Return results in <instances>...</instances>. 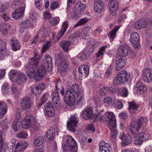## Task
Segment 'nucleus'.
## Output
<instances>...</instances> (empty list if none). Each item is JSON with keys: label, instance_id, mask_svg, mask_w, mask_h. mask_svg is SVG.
I'll list each match as a JSON object with an SVG mask.
<instances>
[{"label": "nucleus", "instance_id": "obj_3", "mask_svg": "<svg viewBox=\"0 0 152 152\" xmlns=\"http://www.w3.org/2000/svg\"><path fill=\"white\" fill-rule=\"evenodd\" d=\"M9 76L11 80L15 81L18 85H21L26 82L27 77L23 72L15 70L11 71L9 74Z\"/></svg>", "mask_w": 152, "mask_h": 152}, {"label": "nucleus", "instance_id": "obj_13", "mask_svg": "<svg viewBox=\"0 0 152 152\" xmlns=\"http://www.w3.org/2000/svg\"><path fill=\"white\" fill-rule=\"evenodd\" d=\"M141 128L137 121L132 120L130 122V131L133 136L137 135Z\"/></svg>", "mask_w": 152, "mask_h": 152}, {"label": "nucleus", "instance_id": "obj_21", "mask_svg": "<svg viewBox=\"0 0 152 152\" xmlns=\"http://www.w3.org/2000/svg\"><path fill=\"white\" fill-rule=\"evenodd\" d=\"M136 87L137 89V94H141L143 96L146 94L147 91L146 88L141 82L137 83L136 85Z\"/></svg>", "mask_w": 152, "mask_h": 152}, {"label": "nucleus", "instance_id": "obj_4", "mask_svg": "<svg viewBox=\"0 0 152 152\" xmlns=\"http://www.w3.org/2000/svg\"><path fill=\"white\" fill-rule=\"evenodd\" d=\"M129 76V73L126 70L121 71L116 75L113 83L115 85L124 83L128 81Z\"/></svg>", "mask_w": 152, "mask_h": 152}, {"label": "nucleus", "instance_id": "obj_47", "mask_svg": "<svg viewBox=\"0 0 152 152\" xmlns=\"http://www.w3.org/2000/svg\"><path fill=\"white\" fill-rule=\"evenodd\" d=\"M7 105L5 104L4 106L0 109V119L1 118L4 116L7 112Z\"/></svg>", "mask_w": 152, "mask_h": 152}, {"label": "nucleus", "instance_id": "obj_12", "mask_svg": "<svg viewBox=\"0 0 152 152\" xmlns=\"http://www.w3.org/2000/svg\"><path fill=\"white\" fill-rule=\"evenodd\" d=\"M76 116H72L70 119L68 121L67 127L69 131L72 132L75 131V127L78 122Z\"/></svg>", "mask_w": 152, "mask_h": 152}, {"label": "nucleus", "instance_id": "obj_39", "mask_svg": "<svg viewBox=\"0 0 152 152\" xmlns=\"http://www.w3.org/2000/svg\"><path fill=\"white\" fill-rule=\"evenodd\" d=\"M105 145L100 147L99 150L101 152H112V148L108 143L105 144Z\"/></svg>", "mask_w": 152, "mask_h": 152}, {"label": "nucleus", "instance_id": "obj_49", "mask_svg": "<svg viewBox=\"0 0 152 152\" xmlns=\"http://www.w3.org/2000/svg\"><path fill=\"white\" fill-rule=\"evenodd\" d=\"M77 58L81 61H84L87 58L86 53L81 52L79 53L77 56Z\"/></svg>", "mask_w": 152, "mask_h": 152}, {"label": "nucleus", "instance_id": "obj_29", "mask_svg": "<svg viewBox=\"0 0 152 152\" xmlns=\"http://www.w3.org/2000/svg\"><path fill=\"white\" fill-rule=\"evenodd\" d=\"M34 144L36 146H39L42 145L44 142V137L40 134H37L34 137Z\"/></svg>", "mask_w": 152, "mask_h": 152}, {"label": "nucleus", "instance_id": "obj_32", "mask_svg": "<svg viewBox=\"0 0 152 152\" xmlns=\"http://www.w3.org/2000/svg\"><path fill=\"white\" fill-rule=\"evenodd\" d=\"M143 78L144 81L147 82H152V69H148L144 74Z\"/></svg>", "mask_w": 152, "mask_h": 152}, {"label": "nucleus", "instance_id": "obj_56", "mask_svg": "<svg viewBox=\"0 0 152 152\" xmlns=\"http://www.w3.org/2000/svg\"><path fill=\"white\" fill-rule=\"evenodd\" d=\"M55 86L56 90L58 91L61 87V80L60 78H59L56 80Z\"/></svg>", "mask_w": 152, "mask_h": 152}, {"label": "nucleus", "instance_id": "obj_9", "mask_svg": "<svg viewBox=\"0 0 152 152\" xmlns=\"http://www.w3.org/2000/svg\"><path fill=\"white\" fill-rule=\"evenodd\" d=\"M2 92L10 94L13 95L17 91V87L15 85H12L11 87L7 83H4L1 87Z\"/></svg>", "mask_w": 152, "mask_h": 152}, {"label": "nucleus", "instance_id": "obj_7", "mask_svg": "<svg viewBox=\"0 0 152 152\" xmlns=\"http://www.w3.org/2000/svg\"><path fill=\"white\" fill-rule=\"evenodd\" d=\"M86 5L80 1H77L75 5V12L73 15L74 18H78L84 14Z\"/></svg>", "mask_w": 152, "mask_h": 152}, {"label": "nucleus", "instance_id": "obj_41", "mask_svg": "<svg viewBox=\"0 0 152 152\" xmlns=\"http://www.w3.org/2000/svg\"><path fill=\"white\" fill-rule=\"evenodd\" d=\"M134 137V144L137 145H141L144 142L141 138L138 133H137V135L133 136Z\"/></svg>", "mask_w": 152, "mask_h": 152}, {"label": "nucleus", "instance_id": "obj_60", "mask_svg": "<svg viewBox=\"0 0 152 152\" xmlns=\"http://www.w3.org/2000/svg\"><path fill=\"white\" fill-rule=\"evenodd\" d=\"M44 77L41 76L39 75L38 73L35 74L32 77H33L34 80L36 81L37 82L40 80Z\"/></svg>", "mask_w": 152, "mask_h": 152}, {"label": "nucleus", "instance_id": "obj_23", "mask_svg": "<svg viewBox=\"0 0 152 152\" xmlns=\"http://www.w3.org/2000/svg\"><path fill=\"white\" fill-rule=\"evenodd\" d=\"M80 115L86 119H89L94 115L93 110L92 108H89L85 110L82 111Z\"/></svg>", "mask_w": 152, "mask_h": 152}, {"label": "nucleus", "instance_id": "obj_44", "mask_svg": "<svg viewBox=\"0 0 152 152\" xmlns=\"http://www.w3.org/2000/svg\"><path fill=\"white\" fill-rule=\"evenodd\" d=\"M9 26L6 24H4L0 25V31L4 35L8 34V28Z\"/></svg>", "mask_w": 152, "mask_h": 152}, {"label": "nucleus", "instance_id": "obj_14", "mask_svg": "<svg viewBox=\"0 0 152 152\" xmlns=\"http://www.w3.org/2000/svg\"><path fill=\"white\" fill-rule=\"evenodd\" d=\"M109 7L110 11V15L115 16L118 9V3L117 0H110L109 1Z\"/></svg>", "mask_w": 152, "mask_h": 152}, {"label": "nucleus", "instance_id": "obj_38", "mask_svg": "<svg viewBox=\"0 0 152 152\" xmlns=\"http://www.w3.org/2000/svg\"><path fill=\"white\" fill-rule=\"evenodd\" d=\"M120 27L118 26H115L114 28L108 34V36L110 40H113L116 37L117 31L119 28Z\"/></svg>", "mask_w": 152, "mask_h": 152}, {"label": "nucleus", "instance_id": "obj_24", "mask_svg": "<svg viewBox=\"0 0 152 152\" xmlns=\"http://www.w3.org/2000/svg\"><path fill=\"white\" fill-rule=\"evenodd\" d=\"M78 71L80 73L87 77L89 73V66L86 65H81L79 67Z\"/></svg>", "mask_w": 152, "mask_h": 152}, {"label": "nucleus", "instance_id": "obj_22", "mask_svg": "<svg viewBox=\"0 0 152 152\" xmlns=\"http://www.w3.org/2000/svg\"><path fill=\"white\" fill-rule=\"evenodd\" d=\"M28 145L26 142H17L15 148L16 151L22 152L25 150Z\"/></svg>", "mask_w": 152, "mask_h": 152}, {"label": "nucleus", "instance_id": "obj_57", "mask_svg": "<svg viewBox=\"0 0 152 152\" xmlns=\"http://www.w3.org/2000/svg\"><path fill=\"white\" fill-rule=\"evenodd\" d=\"M86 129L88 131H91L92 132H94L95 130L94 126L92 124H88L86 126Z\"/></svg>", "mask_w": 152, "mask_h": 152}, {"label": "nucleus", "instance_id": "obj_59", "mask_svg": "<svg viewBox=\"0 0 152 152\" xmlns=\"http://www.w3.org/2000/svg\"><path fill=\"white\" fill-rule=\"evenodd\" d=\"M68 27L67 22L65 21L63 23L62 26V28L60 30L61 31H62V32H63L65 33Z\"/></svg>", "mask_w": 152, "mask_h": 152}, {"label": "nucleus", "instance_id": "obj_5", "mask_svg": "<svg viewBox=\"0 0 152 152\" xmlns=\"http://www.w3.org/2000/svg\"><path fill=\"white\" fill-rule=\"evenodd\" d=\"M65 150L68 152H77V146L76 141L71 136L66 137Z\"/></svg>", "mask_w": 152, "mask_h": 152}, {"label": "nucleus", "instance_id": "obj_42", "mask_svg": "<svg viewBox=\"0 0 152 152\" xmlns=\"http://www.w3.org/2000/svg\"><path fill=\"white\" fill-rule=\"evenodd\" d=\"M137 122L141 127L142 126L145 125L148 123V118L146 117L141 116L138 118Z\"/></svg>", "mask_w": 152, "mask_h": 152}, {"label": "nucleus", "instance_id": "obj_51", "mask_svg": "<svg viewBox=\"0 0 152 152\" xmlns=\"http://www.w3.org/2000/svg\"><path fill=\"white\" fill-rule=\"evenodd\" d=\"M112 68L111 67H109L107 69L105 75L104 77L106 78H109L110 77L112 73Z\"/></svg>", "mask_w": 152, "mask_h": 152}, {"label": "nucleus", "instance_id": "obj_10", "mask_svg": "<svg viewBox=\"0 0 152 152\" xmlns=\"http://www.w3.org/2000/svg\"><path fill=\"white\" fill-rule=\"evenodd\" d=\"M126 64L125 57L117 55L115 61V69L118 71L120 70L124 67Z\"/></svg>", "mask_w": 152, "mask_h": 152}, {"label": "nucleus", "instance_id": "obj_37", "mask_svg": "<svg viewBox=\"0 0 152 152\" xmlns=\"http://www.w3.org/2000/svg\"><path fill=\"white\" fill-rule=\"evenodd\" d=\"M149 131V130H146L145 132H142L138 133L140 136V137L144 141H145L148 140H149L150 138Z\"/></svg>", "mask_w": 152, "mask_h": 152}, {"label": "nucleus", "instance_id": "obj_61", "mask_svg": "<svg viewBox=\"0 0 152 152\" xmlns=\"http://www.w3.org/2000/svg\"><path fill=\"white\" fill-rule=\"evenodd\" d=\"M53 102L54 105H57L60 103V99L59 97L55 98L53 96L51 97Z\"/></svg>", "mask_w": 152, "mask_h": 152}, {"label": "nucleus", "instance_id": "obj_25", "mask_svg": "<svg viewBox=\"0 0 152 152\" xmlns=\"http://www.w3.org/2000/svg\"><path fill=\"white\" fill-rule=\"evenodd\" d=\"M147 21L144 19H140L135 22L134 25V27L137 29H140L146 26Z\"/></svg>", "mask_w": 152, "mask_h": 152}, {"label": "nucleus", "instance_id": "obj_36", "mask_svg": "<svg viewBox=\"0 0 152 152\" xmlns=\"http://www.w3.org/2000/svg\"><path fill=\"white\" fill-rule=\"evenodd\" d=\"M45 61L48 69L51 71L52 70V59L50 57L49 54H46L45 55Z\"/></svg>", "mask_w": 152, "mask_h": 152}, {"label": "nucleus", "instance_id": "obj_54", "mask_svg": "<svg viewBox=\"0 0 152 152\" xmlns=\"http://www.w3.org/2000/svg\"><path fill=\"white\" fill-rule=\"evenodd\" d=\"M17 136L20 138H26L27 136V134L25 132H20L17 134Z\"/></svg>", "mask_w": 152, "mask_h": 152}, {"label": "nucleus", "instance_id": "obj_34", "mask_svg": "<svg viewBox=\"0 0 152 152\" xmlns=\"http://www.w3.org/2000/svg\"><path fill=\"white\" fill-rule=\"evenodd\" d=\"M71 42L68 40H63L60 42L59 45L63 50L65 52H67L69 49V48Z\"/></svg>", "mask_w": 152, "mask_h": 152}, {"label": "nucleus", "instance_id": "obj_48", "mask_svg": "<svg viewBox=\"0 0 152 152\" xmlns=\"http://www.w3.org/2000/svg\"><path fill=\"white\" fill-rule=\"evenodd\" d=\"M119 92L121 95L122 96L126 97L128 95V91L125 87L121 88L119 90Z\"/></svg>", "mask_w": 152, "mask_h": 152}, {"label": "nucleus", "instance_id": "obj_55", "mask_svg": "<svg viewBox=\"0 0 152 152\" xmlns=\"http://www.w3.org/2000/svg\"><path fill=\"white\" fill-rule=\"evenodd\" d=\"M59 21L58 17H55L53 18L52 19L50 20V21L52 24L51 25H54L56 24Z\"/></svg>", "mask_w": 152, "mask_h": 152}, {"label": "nucleus", "instance_id": "obj_16", "mask_svg": "<svg viewBox=\"0 0 152 152\" xmlns=\"http://www.w3.org/2000/svg\"><path fill=\"white\" fill-rule=\"evenodd\" d=\"M32 104V101L28 97L23 98L20 102V105L21 109L23 110H26L30 108Z\"/></svg>", "mask_w": 152, "mask_h": 152}, {"label": "nucleus", "instance_id": "obj_26", "mask_svg": "<svg viewBox=\"0 0 152 152\" xmlns=\"http://www.w3.org/2000/svg\"><path fill=\"white\" fill-rule=\"evenodd\" d=\"M25 7L16 9L12 15V17L15 19H17L21 17L23 14Z\"/></svg>", "mask_w": 152, "mask_h": 152}, {"label": "nucleus", "instance_id": "obj_33", "mask_svg": "<svg viewBox=\"0 0 152 152\" xmlns=\"http://www.w3.org/2000/svg\"><path fill=\"white\" fill-rule=\"evenodd\" d=\"M25 70L27 76L30 78L32 77L36 74L34 68L29 65H27Z\"/></svg>", "mask_w": 152, "mask_h": 152}, {"label": "nucleus", "instance_id": "obj_1", "mask_svg": "<svg viewBox=\"0 0 152 152\" xmlns=\"http://www.w3.org/2000/svg\"><path fill=\"white\" fill-rule=\"evenodd\" d=\"M66 90L65 93L64 87H61V94L64 96L63 99L65 103L70 106L74 105L76 100L78 103L83 101L84 96L79 91L77 84H73L69 86Z\"/></svg>", "mask_w": 152, "mask_h": 152}, {"label": "nucleus", "instance_id": "obj_17", "mask_svg": "<svg viewBox=\"0 0 152 152\" xmlns=\"http://www.w3.org/2000/svg\"><path fill=\"white\" fill-rule=\"evenodd\" d=\"M94 10L95 12L100 13L103 11L104 4L102 0H95L94 2Z\"/></svg>", "mask_w": 152, "mask_h": 152}, {"label": "nucleus", "instance_id": "obj_27", "mask_svg": "<svg viewBox=\"0 0 152 152\" xmlns=\"http://www.w3.org/2000/svg\"><path fill=\"white\" fill-rule=\"evenodd\" d=\"M46 115L49 117L53 116L54 114V110L52 107L51 104H46L45 107Z\"/></svg>", "mask_w": 152, "mask_h": 152}, {"label": "nucleus", "instance_id": "obj_18", "mask_svg": "<svg viewBox=\"0 0 152 152\" xmlns=\"http://www.w3.org/2000/svg\"><path fill=\"white\" fill-rule=\"evenodd\" d=\"M6 43L0 40V60H2L8 54L6 50Z\"/></svg>", "mask_w": 152, "mask_h": 152}, {"label": "nucleus", "instance_id": "obj_35", "mask_svg": "<svg viewBox=\"0 0 152 152\" xmlns=\"http://www.w3.org/2000/svg\"><path fill=\"white\" fill-rule=\"evenodd\" d=\"M131 137L129 134H127L125 136H124L122 140V146L124 147L129 145L131 142Z\"/></svg>", "mask_w": 152, "mask_h": 152}, {"label": "nucleus", "instance_id": "obj_52", "mask_svg": "<svg viewBox=\"0 0 152 152\" xmlns=\"http://www.w3.org/2000/svg\"><path fill=\"white\" fill-rule=\"evenodd\" d=\"M60 6V4H58L57 1L53 2L50 4V8L52 10H54L56 9Z\"/></svg>", "mask_w": 152, "mask_h": 152}, {"label": "nucleus", "instance_id": "obj_6", "mask_svg": "<svg viewBox=\"0 0 152 152\" xmlns=\"http://www.w3.org/2000/svg\"><path fill=\"white\" fill-rule=\"evenodd\" d=\"M55 60L59 64L58 68V71L61 72L66 71L69 67L68 62L61 57V54L56 55Z\"/></svg>", "mask_w": 152, "mask_h": 152}, {"label": "nucleus", "instance_id": "obj_19", "mask_svg": "<svg viewBox=\"0 0 152 152\" xmlns=\"http://www.w3.org/2000/svg\"><path fill=\"white\" fill-rule=\"evenodd\" d=\"M10 44L12 49L14 51H16L20 49V46L19 41L15 37H12L10 40Z\"/></svg>", "mask_w": 152, "mask_h": 152}, {"label": "nucleus", "instance_id": "obj_50", "mask_svg": "<svg viewBox=\"0 0 152 152\" xmlns=\"http://www.w3.org/2000/svg\"><path fill=\"white\" fill-rule=\"evenodd\" d=\"M106 46H102L101 47L99 50L98 52L96 53V57H99L102 56L104 55V52L105 50V48H106Z\"/></svg>", "mask_w": 152, "mask_h": 152}, {"label": "nucleus", "instance_id": "obj_2", "mask_svg": "<svg viewBox=\"0 0 152 152\" xmlns=\"http://www.w3.org/2000/svg\"><path fill=\"white\" fill-rule=\"evenodd\" d=\"M101 112H99L97 115V117H99V119L106 121L109 124L108 127L111 131V137L113 139L116 138L118 132L116 129V118L113 113L107 112L105 113L103 115H101Z\"/></svg>", "mask_w": 152, "mask_h": 152}, {"label": "nucleus", "instance_id": "obj_62", "mask_svg": "<svg viewBox=\"0 0 152 152\" xmlns=\"http://www.w3.org/2000/svg\"><path fill=\"white\" fill-rule=\"evenodd\" d=\"M83 30L84 31V32H85L86 34H87V35H89L92 33L91 28L89 27L84 28Z\"/></svg>", "mask_w": 152, "mask_h": 152}, {"label": "nucleus", "instance_id": "obj_30", "mask_svg": "<svg viewBox=\"0 0 152 152\" xmlns=\"http://www.w3.org/2000/svg\"><path fill=\"white\" fill-rule=\"evenodd\" d=\"M20 117H16L12 123V128L15 132L17 131L20 129Z\"/></svg>", "mask_w": 152, "mask_h": 152}, {"label": "nucleus", "instance_id": "obj_53", "mask_svg": "<svg viewBox=\"0 0 152 152\" xmlns=\"http://www.w3.org/2000/svg\"><path fill=\"white\" fill-rule=\"evenodd\" d=\"M50 45L51 43L49 41L47 42L45 45H43L42 50V52L44 53L45 50L49 49Z\"/></svg>", "mask_w": 152, "mask_h": 152}, {"label": "nucleus", "instance_id": "obj_8", "mask_svg": "<svg viewBox=\"0 0 152 152\" xmlns=\"http://www.w3.org/2000/svg\"><path fill=\"white\" fill-rule=\"evenodd\" d=\"M129 42L133 46L135 49H138L140 46V39L138 34L136 32L132 33L130 35Z\"/></svg>", "mask_w": 152, "mask_h": 152}, {"label": "nucleus", "instance_id": "obj_40", "mask_svg": "<svg viewBox=\"0 0 152 152\" xmlns=\"http://www.w3.org/2000/svg\"><path fill=\"white\" fill-rule=\"evenodd\" d=\"M46 69L45 66L43 65L39 66L37 69V73L39 75L44 76L46 75Z\"/></svg>", "mask_w": 152, "mask_h": 152}, {"label": "nucleus", "instance_id": "obj_15", "mask_svg": "<svg viewBox=\"0 0 152 152\" xmlns=\"http://www.w3.org/2000/svg\"><path fill=\"white\" fill-rule=\"evenodd\" d=\"M46 88V85L43 83H41L38 84H34L31 87V91L34 95L40 93L41 91L45 89Z\"/></svg>", "mask_w": 152, "mask_h": 152}, {"label": "nucleus", "instance_id": "obj_28", "mask_svg": "<svg viewBox=\"0 0 152 152\" xmlns=\"http://www.w3.org/2000/svg\"><path fill=\"white\" fill-rule=\"evenodd\" d=\"M11 7L13 9H18L25 7V4L22 1L15 0L11 4Z\"/></svg>", "mask_w": 152, "mask_h": 152}, {"label": "nucleus", "instance_id": "obj_64", "mask_svg": "<svg viewBox=\"0 0 152 152\" xmlns=\"http://www.w3.org/2000/svg\"><path fill=\"white\" fill-rule=\"evenodd\" d=\"M104 103L107 104H110L112 103V100L110 97H107L104 98Z\"/></svg>", "mask_w": 152, "mask_h": 152}, {"label": "nucleus", "instance_id": "obj_43", "mask_svg": "<svg viewBox=\"0 0 152 152\" xmlns=\"http://www.w3.org/2000/svg\"><path fill=\"white\" fill-rule=\"evenodd\" d=\"M55 134V132L54 130L50 129L48 130L46 133V137L49 141L53 140L54 136Z\"/></svg>", "mask_w": 152, "mask_h": 152}, {"label": "nucleus", "instance_id": "obj_20", "mask_svg": "<svg viewBox=\"0 0 152 152\" xmlns=\"http://www.w3.org/2000/svg\"><path fill=\"white\" fill-rule=\"evenodd\" d=\"M33 119L34 117L32 116L26 115L25 118V120H22L21 121V124L22 127L25 129L28 128L30 126L31 121Z\"/></svg>", "mask_w": 152, "mask_h": 152}, {"label": "nucleus", "instance_id": "obj_58", "mask_svg": "<svg viewBox=\"0 0 152 152\" xmlns=\"http://www.w3.org/2000/svg\"><path fill=\"white\" fill-rule=\"evenodd\" d=\"M146 37L147 38H149L152 36V28H148L145 31Z\"/></svg>", "mask_w": 152, "mask_h": 152}, {"label": "nucleus", "instance_id": "obj_31", "mask_svg": "<svg viewBox=\"0 0 152 152\" xmlns=\"http://www.w3.org/2000/svg\"><path fill=\"white\" fill-rule=\"evenodd\" d=\"M129 112L131 113H136L138 110L139 108V105L133 102H129Z\"/></svg>", "mask_w": 152, "mask_h": 152}, {"label": "nucleus", "instance_id": "obj_46", "mask_svg": "<svg viewBox=\"0 0 152 152\" xmlns=\"http://www.w3.org/2000/svg\"><path fill=\"white\" fill-rule=\"evenodd\" d=\"M39 60L35 58H32L29 59L28 60V64L30 66H37L39 64Z\"/></svg>", "mask_w": 152, "mask_h": 152}, {"label": "nucleus", "instance_id": "obj_45", "mask_svg": "<svg viewBox=\"0 0 152 152\" xmlns=\"http://www.w3.org/2000/svg\"><path fill=\"white\" fill-rule=\"evenodd\" d=\"M32 22V19L30 18H26L25 20H23L20 24L21 26H24L25 28H27Z\"/></svg>", "mask_w": 152, "mask_h": 152}, {"label": "nucleus", "instance_id": "obj_11", "mask_svg": "<svg viewBox=\"0 0 152 152\" xmlns=\"http://www.w3.org/2000/svg\"><path fill=\"white\" fill-rule=\"evenodd\" d=\"M131 52V48L126 44L124 43L119 46L117 55L125 57L126 56L129 55Z\"/></svg>", "mask_w": 152, "mask_h": 152}, {"label": "nucleus", "instance_id": "obj_63", "mask_svg": "<svg viewBox=\"0 0 152 152\" xmlns=\"http://www.w3.org/2000/svg\"><path fill=\"white\" fill-rule=\"evenodd\" d=\"M123 106V104L121 102L117 101L115 103V107L116 108L120 109Z\"/></svg>", "mask_w": 152, "mask_h": 152}]
</instances>
